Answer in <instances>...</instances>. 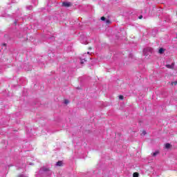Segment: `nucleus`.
<instances>
[{
	"instance_id": "1",
	"label": "nucleus",
	"mask_w": 177,
	"mask_h": 177,
	"mask_svg": "<svg viewBox=\"0 0 177 177\" xmlns=\"http://www.w3.org/2000/svg\"><path fill=\"white\" fill-rule=\"evenodd\" d=\"M152 49L151 48H145L143 50V53L144 55H145V56H147L149 55V53L147 52H151Z\"/></svg>"
},
{
	"instance_id": "2",
	"label": "nucleus",
	"mask_w": 177,
	"mask_h": 177,
	"mask_svg": "<svg viewBox=\"0 0 177 177\" xmlns=\"http://www.w3.org/2000/svg\"><path fill=\"white\" fill-rule=\"evenodd\" d=\"M62 6H65V8H68V7L71 6V3H70V2H64L62 3Z\"/></svg>"
},
{
	"instance_id": "3",
	"label": "nucleus",
	"mask_w": 177,
	"mask_h": 177,
	"mask_svg": "<svg viewBox=\"0 0 177 177\" xmlns=\"http://www.w3.org/2000/svg\"><path fill=\"white\" fill-rule=\"evenodd\" d=\"M165 149H171V145L169 143H167V144H165Z\"/></svg>"
},
{
	"instance_id": "4",
	"label": "nucleus",
	"mask_w": 177,
	"mask_h": 177,
	"mask_svg": "<svg viewBox=\"0 0 177 177\" xmlns=\"http://www.w3.org/2000/svg\"><path fill=\"white\" fill-rule=\"evenodd\" d=\"M174 66H175V65H174V64H171V65L167 64V65H166V67H167V68H174Z\"/></svg>"
},
{
	"instance_id": "5",
	"label": "nucleus",
	"mask_w": 177,
	"mask_h": 177,
	"mask_svg": "<svg viewBox=\"0 0 177 177\" xmlns=\"http://www.w3.org/2000/svg\"><path fill=\"white\" fill-rule=\"evenodd\" d=\"M56 165H57V167H62V165H63V162H62V161H58V162L56 163Z\"/></svg>"
},
{
	"instance_id": "6",
	"label": "nucleus",
	"mask_w": 177,
	"mask_h": 177,
	"mask_svg": "<svg viewBox=\"0 0 177 177\" xmlns=\"http://www.w3.org/2000/svg\"><path fill=\"white\" fill-rule=\"evenodd\" d=\"M165 51V50H164V48H160L158 50V53H160V55H162V53H164Z\"/></svg>"
},
{
	"instance_id": "7",
	"label": "nucleus",
	"mask_w": 177,
	"mask_h": 177,
	"mask_svg": "<svg viewBox=\"0 0 177 177\" xmlns=\"http://www.w3.org/2000/svg\"><path fill=\"white\" fill-rule=\"evenodd\" d=\"M84 62H86V59H85L84 58H80V63H81V64H84Z\"/></svg>"
},
{
	"instance_id": "8",
	"label": "nucleus",
	"mask_w": 177,
	"mask_h": 177,
	"mask_svg": "<svg viewBox=\"0 0 177 177\" xmlns=\"http://www.w3.org/2000/svg\"><path fill=\"white\" fill-rule=\"evenodd\" d=\"M158 151H156L153 154H152V156H153V157H156V156H157L158 154Z\"/></svg>"
},
{
	"instance_id": "9",
	"label": "nucleus",
	"mask_w": 177,
	"mask_h": 177,
	"mask_svg": "<svg viewBox=\"0 0 177 177\" xmlns=\"http://www.w3.org/2000/svg\"><path fill=\"white\" fill-rule=\"evenodd\" d=\"M133 177H139V174L134 173L133 175Z\"/></svg>"
},
{
	"instance_id": "10",
	"label": "nucleus",
	"mask_w": 177,
	"mask_h": 177,
	"mask_svg": "<svg viewBox=\"0 0 177 177\" xmlns=\"http://www.w3.org/2000/svg\"><path fill=\"white\" fill-rule=\"evenodd\" d=\"M110 23H111V22L110 21V20H109V19H106V24H110Z\"/></svg>"
},
{
	"instance_id": "11",
	"label": "nucleus",
	"mask_w": 177,
	"mask_h": 177,
	"mask_svg": "<svg viewBox=\"0 0 177 177\" xmlns=\"http://www.w3.org/2000/svg\"><path fill=\"white\" fill-rule=\"evenodd\" d=\"M119 99H120V100H122L124 99V96H123V95H120V96H119Z\"/></svg>"
},
{
	"instance_id": "12",
	"label": "nucleus",
	"mask_w": 177,
	"mask_h": 177,
	"mask_svg": "<svg viewBox=\"0 0 177 177\" xmlns=\"http://www.w3.org/2000/svg\"><path fill=\"white\" fill-rule=\"evenodd\" d=\"M68 103H69V102H68V100H64V104H68Z\"/></svg>"
},
{
	"instance_id": "13",
	"label": "nucleus",
	"mask_w": 177,
	"mask_h": 177,
	"mask_svg": "<svg viewBox=\"0 0 177 177\" xmlns=\"http://www.w3.org/2000/svg\"><path fill=\"white\" fill-rule=\"evenodd\" d=\"M101 20H102V21H104V20H106V17H101Z\"/></svg>"
},
{
	"instance_id": "14",
	"label": "nucleus",
	"mask_w": 177,
	"mask_h": 177,
	"mask_svg": "<svg viewBox=\"0 0 177 177\" xmlns=\"http://www.w3.org/2000/svg\"><path fill=\"white\" fill-rule=\"evenodd\" d=\"M171 85H177V82H173L171 83Z\"/></svg>"
},
{
	"instance_id": "15",
	"label": "nucleus",
	"mask_w": 177,
	"mask_h": 177,
	"mask_svg": "<svg viewBox=\"0 0 177 177\" xmlns=\"http://www.w3.org/2000/svg\"><path fill=\"white\" fill-rule=\"evenodd\" d=\"M142 135H146V131H142Z\"/></svg>"
},
{
	"instance_id": "16",
	"label": "nucleus",
	"mask_w": 177,
	"mask_h": 177,
	"mask_svg": "<svg viewBox=\"0 0 177 177\" xmlns=\"http://www.w3.org/2000/svg\"><path fill=\"white\" fill-rule=\"evenodd\" d=\"M142 17H143V16L141 15L139 17V19H142Z\"/></svg>"
},
{
	"instance_id": "17",
	"label": "nucleus",
	"mask_w": 177,
	"mask_h": 177,
	"mask_svg": "<svg viewBox=\"0 0 177 177\" xmlns=\"http://www.w3.org/2000/svg\"><path fill=\"white\" fill-rule=\"evenodd\" d=\"M44 171H49V169H44Z\"/></svg>"
},
{
	"instance_id": "18",
	"label": "nucleus",
	"mask_w": 177,
	"mask_h": 177,
	"mask_svg": "<svg viewBox=\"0 0 177 177\" xmlns=\"http://www.w3.org/2000/svg\"><path fill=\"white\" fill-rule=\"evenodd\" d=\"M84 56H86V53H84Z\"/></svg>"
},
{
	"instance_id": "19",
	"label": "nucleus",
	"mask_w": 177,
	"mask_h": 177,
	"mask_svg": "<svg viewBox=\"0 0 177 177\" xmlns=\"http://www.w3.org/2000/svg\"><path fill=\"white\" fill-rule=\"evenodd\" d=\"M87 55H89V52H87Z\"/></svg>"
},
{
	"instance_id": "20",
	"label": "nucleus",
	"mask_w": 177,
	"mask_h": 177,
	"mask_svg": "<svg viewBox=\"0 0 177 177\" xmlns=\"http://www.w3.org/2000/svg\"><path fill=\"white\" fill-rule=\"evenodd\" d=\"M6 44H3V46H5Z\"/></svg>"
}]
</instances>
